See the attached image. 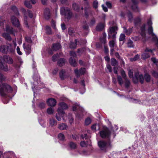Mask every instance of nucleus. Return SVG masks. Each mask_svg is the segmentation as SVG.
Listing matches in <instances>:
<instances>
[{"label": "nucleus", "mask_w": 158, "mask_h": 158, "mask_svg": "<svg viewBox=\"0 0 158 158\" xmlns=\"http://www.w3.org/2000/svg\"><path fill=\"white\" fill-rule=\"evenodd\" d=\"M117 80L119 85H121L123 83V81L121 77L118 76H117Z\"/></svg>", "instance_id": "43"}, {"label": "nucleus", "mask_w": 158, "mask_h": 158, "mask_svg": "<svg viewBox=\"0 0 158 158\" xmlns=\"http://www.w3.org/2000/svg\"><path fill=\"white\" fill-rule=\"evenodd\" d=\"M23 48L26 52V53L29 54L31 53V46L29 44H23Z\"/></svg>", "instance_id": "12"}, {"label": "nucleus", "mask_w": 158, "mask_h": 158, "mask_svg": "<svg viewBox=\"0 0 158 158\" xmlns=\"http://www.w3.org/2000/svg\"><path fill=\"white\" fill-rule=\"evenodd\" d=\"M77 39L75 40V43L71 42L70 44L69 47L71 48H76L77 43Z\"/></svg>", "instance_id": "32"}, {"label": "nucleus", "mask_w": 158, "mask_h": 158, "mask_svg": "<svg viewBox=\"0 0 158 158\" xmlns=\"http://www.w3.org/2000/svg\"><path fill=\"white\" fill-rule=\"evenodd\" d=\"M60 48V45L59 43H56L53 44L52 49L54 51H56L59 50Z\"/></svg>", "instance_id": "22"}, {"label": "nucleus", "mask_w": 158, "mask_h": 158, "mask_svg": "<svg viewBox=\"0 0 158 158\" xmlns=\"http://www.w3.org/2000/svg\"><path fill=\"white\" fill-rule=\"evenodd\" d=\"M6 80V77L0 73V94L3 97L6 96L7 93L12 91V89L9 85L2 83V81H5Z\"/></svg>", "instance_id": "1"}, {"label": "nucleus", "mask_w": 158, "mask_h": 158, "mask_svg": "<svg viewBox=\"0 0 158 158\" xmlns=\"http://www.w3.org/2000/svg\"><path fill=\"white\" fill-rule=\"evenodd\" d=\"M57 111L58 113L56 114V117L58 121H60L61 119V117H63L64 116V112L60 108H58Z\"/></svg>", "instance_id": "9"}, {"label": "nucleus", "mask_w": 158, "mask_h": 158, "mask_svg": "<svg viewBox=\"0 0 158 158\" xmlns=\"http://www.w3.org/2000/svg\"><path fill=\"white\" fill-rule=\"evenodd\" d=\"M59 57V54H56L52 56V60L53 61H55Z\"/></svg>", "instance_id": "50"}, {"label": "nucleus", "mask_w": 158, "mask_h": 158, "mask_svg": "<svg viewBox=\"0 0 158 158\" xmlns=\"http://www.w3.org/2000/svg\"><path fill=\"white\" fill-rule=\"evenodd\" d=\"M118 30V28L116 26L110 27L109 29L108 34V38H111L113 39H115L116 31Z\"/></svg>", "instance_id": "3"}, {"label": "nucleus", "mask_w": 158, "mask_h": 158, "mask_svg": "<svg viewBox=\"0 0 158 158\" xmlns=\"http://www.w3.org/2000/svg\"><path fill=\"white\" fill-rule=\"evenodd\" d=\"M70 54L72 57H73V58H74L76 57V54L74 51H72L70 52Z\"/></svg>", "instance_id": "58"}, {"label": "nucleus", "mask_w": 158, "mask_h": 158, "mask_svg": "<svg viewBox=\"0 0 158 158\" xmlns=\"http://www.w3.org/2000/svg\"><path fill=\"white\" fill-rule=\"evenodd\" d=\"M127 46L129 48L133 47L134 45L133 42L131 40H129L127 43Z\"/></svg>", "instance_id": "45"}, {"label": "nucleus", "mask_w": 158, "mask_h": 158, "mask_svg": "<svg viewBox=\"0 0 158 158\" xmlns=\"http://www.w3.org/2000/svg\"><path fill=\"white\" fill-rule=\"evenodd\" d=\"M152 75L156 78H158V73L155 70H153L151 72Z\"/></svg>", "instance_id": "40"}, {"label": "nucleus", "mask_w": 158, "mask_h": 158, "mask_svg": "<svg viewBox=\"0 0 158 158\" xmlns=\"http://www.w3.org/2000/svg\"><path fill=\"white\" fill-rule=\"evenodd\" d=\"M152 22L151 19H149L147 21V24L149 26H152Z\"/></svg>", "instance_id": "64"}, {"label": "nucleus", "mask_w": 158, "mask_h": 158, "mask_svg": "<svg viewBox=\"0 0 158 158\" xmlns=\"http://www.w3.org/2000/svg\"><path fill=\"white\" fill-rule=\"evenodd\" d=\"M146 24L143 23L142 26L140 27V34L143 38L145 39L146 38Z\"/></svg>", "instance_id": "8"}, {"label": "nucleus", "mask_w": 158, "mask_h": 158, "mask_svg": "<svg viewBox=\"0 0 158 158\" xmlns=\"http://www.w3.org/2000/svg\"><path fill=\"white\" fill-rule=\"evenodd\" d=\"M133 3V5L132 6V9L135 10L137 8V2L136 0H131Z\"/></svg>", "instance_id": "35"}, {"label": "nucleus", "mask_w": 158, "mask_h": 158, "mask_svg": "<svg viewBox=\"0 0 158 158\" xmlns=\"http://www.w3.org/2000/svg\"><path fill=\"white\" fill-rule=\"evenodd\" d=\"M26 41L29 43H31L32 42V40L30 37H27L25 38Z\"/></svg>", "instance_id": "61"}, {"label": "nucleus", "mask_w": 158, "mask_h": 158, "mask_svg": "<svg viewBox=\"0 0 158 158\" xmlns=\"http://www.w3.org/2000/svg\"><path fill=\"white\" fill-rule=\"evenodd\" d=\"M24 23L26 25V26L27 27H28V24L27 22V17L26 15L25 14H24Z\"/></svg>", "instance_id": "48"}, {"label": "nucleus", "mask_w": 158, "mask_h": 158, "mask_svg": "<svg viewBox=\"0 0 158 158\" xmlns=\"http://www.w3.org/2000/svg\"><path fill=\"white\" fill-rule=\"evenodd\" d=\"M50 124L51 126L56 125L57 124V121L54 119L52 118L50 119Z\"/></svg>", "instance_id": "33"}, {"label": "nucleus", "mask_w": 158, "mask_h": 158, "mask_svg": "<svg viewBox=\"0 0 158 158\" xmlns=\"http://www.w3.org/2000/svg\"><path fill=\"white\" fill-rule=\"evenodd\" d=\"M124 32L126 35H130L132 32L131 29L129 28L128 29H127L126 28H124Z\"/></svg>", "instance_id": "39"}, {"label": "nucleus", "mask_w": 158, "mask_h": 158, "mask_svg": "<svg viewBox=\"0 0 158 158\" xmlns=\"http://www.w3.org/2000/svg\"><path fill=\"white\" fill-rule=\"evenodd\" d=\"M105 27V24L102 23H98L96 27V31H102Z\"/></svg>", "instance_id": "14"}, {"label": "nucleus", "mask_w": 158, "mask_h": 158, "mask_svg": "<svg viewBox=\"0 0 158 158\" xmlns=\"http://www.w3.org/2000/svg\"><path fill=\"white\" fill-rule=\"evenodd\" d=\"M11 21L13 25L18 27H19V23L18 19L15 16H13L11 18Z\"/></svg>", "instance_id": "11"}, {"label": "nucleus", "mask_w": 158, "mask_h": 158, "mask_svg": "<svg viewBox=\"0 0 158 158\" xmlns=\"http://www.w3.org/2000/svg\"><path fill=\"white\" fill-rule=\"evenodd\" d=\"M73 111H75L76 110H78V109H80L82 111V109L81 108L80 106L76 104L74 105L73 106Z\"/></svg>", "instance_id": "38"}, {"label": "nucleus", "mask_w": 158, "mask_h": 158, "mask_svg": "<svg viewBox=\"0 0 158 158\" xmlns=\"http://www.w3.org/2000/svg\"><path fill=\"white\" fill-rule=\"evenodd\" d=\"M15 48L10 44L7 45H2L0 46V51L5 54L9 53L14 54L15 52Z\"/></svg>", "instance_id": "2"}, {"label": "nucleus", "mask_w": 158, "mask_h": 158, "mask_svg": "<svg viewBox=\"0 0 158 158\" xmlns=\"http://www.w3.org/2000/svg\"><path fill=\"white\" fill-rule=\"evenodd\" d=\"M66 71L64 70H61L59 73L60 77L61 80H64L66 78L67 76L65 74Z\"/></svg>", "instance_id": "16"}, {"label": "nucleus", "mask_w": 158, "mask_h": 158, "mask_svg": "<svg viewBox=\"0 0 158 158\" xmlns=\"http://www.w3.org/2000/svg\"><path fill=\"white\" fill-rule=\"evenodd\" d=\"M134 23L135 26L137 28H138V19H136L134 20Z\"/></svg>", "instance_id": "62"}, {"label": "nucleus", "mask_w": 158, "mask_h": 158, "mask_svg": "<svg viewBox=\"0 0 158 158\" xmlns=\"http://www.w3.org/2000/svg\"><path fill=\"white\" fill-rule=\"evenodd\" d=\"M85 69L84 68H81L79 70L77 69L74 70V73L77 77L84 74L85 73Z\"/></svg>", "instance_id": "10"}, {"label": "nucleus", "mask_w": 158, "mask_h": 158, "mask_svg": "<svg viewBox=\"0 0 158 158\" xmlns=\"http://www.w3.org/2000/svg\"><path fill=\"white\" fill-rule=\"evenodd\" d=\"M65 60L64 58H61L57 62L58 64L60 66H61L65 64Z\"/></svg>", "instance_id": "28"}, {"label": "nucleus", "mask_w": 158, "mask_h": 158, "mask_svg": "<svg viewBox=\"0 0 158 158\" xmlns=\"http://www.w3.org/2000/svg\"><path fill=\"white\" fill-rule=\"evenodd\" d=\"M58 137L59 140H63L64 139V135L62 133H60L59 134Z\"/></svg>", "instance_id": "49"}, {"label": "nucleus", "mask_w": 158, "mask_h": 158, "mask_svg": "<svg viewBox=\"0 0 158 158\" xmlns=\"http://www.w3.org/2000/svg\"><path fill=\"white\" fill-rule=\"evenodd\" d=\"M129 77L131 78H133V81L134 83H137L138 82V73H136L135 74L134 77H133V72L131 70L129 69L128 73Z\"/></svg>", "instance_id": "7"}, {"label": "nucleus", "mask_w": 158, "mask_h": 158, "mask_svg": "<svg viewBox=\"0 0 158 158\" xmlns=\"http://www.w3.org/2000/svg\"><path fill=\"white\" fill-rule=\"evenodd\" d=\"M144 79L142 75H139V81H140L141 84H142L143 83Z\"/></svg>", "instance_id": "55"}, {"label": "nucleus", "mask_w": 158, "mask_h": 158, "mask_svg": "<svg viewBox=\"0 0 158 158\" xmlns=\"http://www.w3.org/2000/svg\"><path fill=\"white\" fill-rule=\"evenodd\" d=\"M48 104L50 106H55L56 103V100L54 98H50L48 99L47 101Z\"/></svg>", "instance_id": "13"}, {"label": "nucleus", "mask_w": 158, "mask_h": 158, "mask_svg": "<svg viewBox=\"0 0 158 158\" xmlns=\"http://www.w3.org/2000/svg\"><path fill=\"white\" fill-rule=\"evenodd\" d=\"M148 32L149 35H151L152 36H155L153 32V28L152 26H149L148 28Z\"/></svg>", "instance_id": "25"}, {"label": "nucleus", "mask_w": 158, "mask_h": 158, "mask_svg": "<svg viewBox=\"0 0 158 158\" xmlns=\"http://www.w3.org/2000/svg\"><path fill=\"white\" fill-rule=\"evenodd\" d=\"M124 80L125 87L126 88H128L130 85V82L129 80L127 78H125V79H124Z\"/></svg>", "instance_id": "37"}, {"label": "nucleus", "mask_w": 158, "mask_h": 158, "mask_svg": "<svg viewBox=\"0 0 158 158\" xmlns=\"http://www.w3.org/2000/svg\"><path fill=\"white\" fill-rule=\"evenodd\" d=\"M121 75L124 79L127 78L126 74L125 71L123 70H122L121 73Z\"/></svg>", "instance_id": "56"}, {"label": "nucleus", "mask_w": 158, "mask_h": 158, "mask_svg": "<svg viewBox=\"0 0 158 158\" xmlns=\"http://www.w3.org/2000/svg\"><path fill=\"white\" fill-rule=\"evenodd\" d=\"M91 123V120L89 118H87L85 121V124L86 125H88L90 124Z\"/></svg>", "instance_id": "51"}, {"label": "nucleus", "mask_w": 158, "mask_h": 158, "mask_svg": "<svg viewBox=\"0 0 158 158\" xmlns=\"http://www.w3.org/2000/svg\"><path fill=\"white\" fill-rule=\"evenodd\" d=\"M44 17L45 19H48L50 17V12L49 9L45 8L44 10Z\"/></svg>", "instance_id": "15"}, {"label": "nucleus", "mask_w": 158, "mask_h": 158, "mask_svg": "<svg viewBox=\"0 0 158 158\" xmlns=\"http://www.w3.org/2000/svg\"><path fill=\"white\" fill-rule=\"evenodd\" d=\"M8 59V56L6 55L4 56L3 57L0 56V65L3 64L4 61H6Z\"/></svg>", "instance_id": "26"}, {"label": "nucleus", "mask_w": 158, "mask_h": 158, "mask_svg": "<svg viewBox=\"0 0 158 158\" xmlns=\"http://www.w3.org/2000/svg\"><path fill=\"white\" fill-rule=\"evenodd\" d=\"M11 9L15 13V15H19V13L18 11L17 7L15 6H13L11 7Z\"/></svg>", "instance_id": "36"}, {"label": "nucleus", "mask_w": 158, "mask_h": 158, "mask_svg": "<svg viewBox=\"0 0 158 158\" xmlns=\"http://www.w3.org/2000/svg\"><path fill=\"white\" fill-rule=\"evenodd\" d=\"M100 134L102 138H109L110 135V132L109 129L106 127L104 128L100 132Z\"/></svg>", "instance_id": "6"}, {"label": "nucleus", "mask_w": 158, "mask_h": 158, "mask_svg": "<svg viewBox=\"0 0 158 158\" xmlns=\"http://www.w3.org/2000/svg\"><path fill=\"white\" fill-rule=\"evenodd\" d=\"M111 64L112 66H115L118 64V62L115 58L111 59Z\"/></svg>", "instance_id": "30"}, {"label": "nucleus", "mask_w": 158, "mask_h": 158, "mask_svg": "<svg viewBox=\"0 0 158 158\" xmlns=\"http://www.w3.org/2000/svg\"><path fill=\"white\" fill-rule=\"evenodd\" d=\"M27 12L30 18H32L33 17V14L32 12L30 10H27Z\"/></svg>", "instance_id": "63"}, {"label": "nucleus", "mask_w": 158, "mask_h": 158, "mask_svg": "<svg viewBox=\"0 0 158 158\" xmlns=\"http://www.w3.org/2000/svg\"><path fill=\"white\" fill-rule=\"evenodd\" d=\"M2 36L6 40L9 41H10L11 40V38L8 33L4 32L2 34Z\"/></svg>", "instance_id": "23"}, {"label": "nucleus", "mask_w": 158, "mask_h": 158, "mask_svg": "<svg viewBox=\"0 0 158 158\" xmlns=\"http://www.w3.org/2000/svg\"><path fill=\"white\" fill-rule=\"evenodd\" d=\"M69 145L71 149H75L77 148V145L75 143L73 142H70L69 143Z\"/></svg>", "instance_id": "27"}, {"label": "nucleus", "mask_w": 158, "mask_h": 158, "mask_svg": "<svg viewBox=\"0 0 158 158\" xmlns=\"http://www.w3.org/2000/svg\"><path fill=\"white\" fill-rule=\"evenodd\" d=\"M24 4V5L28 8H31L32 7L31 5L30 4V2L27 1H25Z\"/></svg>", "instance_id": "44"}, {"label": "nucleus", "mask_w": 158, "mask_h": 158, "mask_svg": "<svg viewBox=\"0 0 158 158\" xmlns=\"http://www.w3.org/2000/svg\"><path fill=\"white\" fill-rule=\"evenodd\" d=\"M6 62H7L8 63L10 64L13 63V60L12 58L9 57V58L8 57V59H7Z\"/></svg>", "instance_id": "59"}, {"label": "nucleus", "mask_w": 158, "mask_h": 158, "mask_svg": "<svg viewBox=\"0 0 158 158\" xmlns=\"http://www.w3.org/2000/svg\"><path fill=\"white\" fill-rule=\"evenodd\" d=\"M46 33L48 34H50L51 33V30L50 27L48 26H47L46 27Z\"/></svg>", "instance_id": "46"}, {"label": "nucleus", "mask_w": 158, "mask_h": 158, "mask_svg": "<svg viewBox=\"0 0 158 158\" xmlns=\"http://www.w3.org/2000/svg\"><path fill=\"white\" fill-rule=\"evenodd\" d=\"M142 57L143 60H145L150 57V54L149 53L145 52L142 55Z\"/></svg>", "instance_id": "29"}, {"label": "nucleus", "mask_w": 158, "mask_h": 158, "mask_svg": "<svg viewBox=\"0 0 158 158\" xmlns=\"http://www.w3.org/2000/svg\"><path fill=\"white\" fill-rule=\"evenodd\" d=\"M72 7L74 10L77 11H79L80 8L79 6L76 3H73L72 5Z\"/></svg>", "instance_id": "31"}, {"label": "nucleus", "mask_w": 158, "mask_h": 158, "mask_svg": "<svg viewBox=\"0 0 158 158\" xmlns=\"http://www.w3.org/2000/svg\"><path fill=\"white\" fill-rule=\"evenodd\" d=\"M84 4L85 6H86V7H85L84 9L85 15L86 16H88V9L89 8L88 2L87 1L85 2Z\"/></svg>", "instance_id": "19"}, {"label": "nucleus", "mask_w": 158, "mask_h": 158, "mask_svg": "<svg viewBox=\"0 0 158 158\" xmlns=\"http://www.w3.org/2000/svg\"><path fill=\"white\" fill-rule=\"evenodd\" d=\"M0 68L5 71H7L8 70L7 66L4 65L3 64L2 65H0Z\"/></svg>", "instance_id": "42"}, {"label": "nucleus", "mask_w": 158, "mask_h": 158, "mask_svg": "<svg viewBox=\"0 0 158 158\" xmlns=\"http://www.w3.org/2000/svg\"><path fill=\"white\" fill-rule=\"evenodd\" d=\"M98 145L101 150L105 151L108 148H110L111 146L109 142H106L104 141H100L98 142Z\"/></svg>", "instance_id": "5"}, {"label": "nucleus", "mask_w": 158, "mask_h": 158, "mask_svg": "<svg viewBox=\"0 0 158 158\" xmlns=\"http://www.w3.org/2000/svg\"><path fill=\"white\" fill-rule=\"evenodd\" d=\"M6 31L7 32L10 34H13L14 30L13 28L12 27H10L8 25H7L6 26Z\"/></svg>", "instance_id": "21"}, {"label": "nucleus", "mask_w": 158, "mask_h": 158, "mask_svg": "<svg viewBox=\"0 0 158 158\" xmlns=\"http://www.w3.org/2000/svg\"><path fill=\"white\" fill-rule=\"evenodd\" d=\"M47 112L48 114H51L53 113V110L51 107H49L47 109Z\"/></svg>", "instance_id": "53"}, {"label": "nucleus", "mask_w": 158, "mask_h": 158, "mask_svg": "<svg viewBox=\"0 0 158 158\" xmlns=\"http://www.w3.org/2000/svg\"><path fill=\"white\" fill-rule=\"evenodd\" d=\"M60 13L66 16L68 19H70L72 15V13L69 9L67 7H62L60 9Z\"/></svg>", "instance_id": "4"}, {"label": "nucleus", "mask_w": 158, "mask_h": 158, "mask_svg": "<svg viewBox=\"0 0 158 158\" xmlns=\"http://www.w3.org/2000/svg\"><path fill=\"white\" fill-rule=\"evenodd\" d=\"M115 39H113L112 40L110 41L109 42V45L111 48H113L114 46Z\"/></svg>", "instance_id": "41"}, {"label": "nucleus", "mask_w": 158, "mask_h": 158, "mask_svg": "<svg viewBox=\"0 0 158 158\" xmlns=\"http://www.w3.org/2000/svg\"><path fill=\"white\" fill-rule=\"evenodd\" d=\"M106 34L103 32L102 33V37H101L100 40L101 42L104 44H105L106 42Z\"/></svg>", "instance_id": "24"}, {"label": "nucleus", "mask_w": 158, "mask_h": 158, "mask_svg": "<svg viewBox=\"0 0 158 158\" xmlns=\"http://www.w3.org/2000/svg\"><path fill=\"white\" fill-rule=\"evenodd\" d=\"M125 39V36L124 34H122L120 35V37L119 39V41H122L124 40Z\"/></svg>", "instance_id": "47"}, {"label": "nucleus", "mask_w": 158, "mask_h": 158, "mask_svg": "<svg viewBox=\"0 0 158 158\" xmlns=\"http://www.w3.org/2000/svg\"><path fill=\"white\" fill-rule=\"evenodd\" d=\"M45 104L44 102H40L39 105V106L41 109H43L45 108Z\"/></svg>", "instance_id": "57"}, {"label": "nucleus", "mask_w": 158, "mask_h": 158, "mask_svg": "<svg viewBox=\"0 0 158 158\" xmlns=\"http://www.w3.org/2000/svg\"><path fill=\"white\" fill-rule=\"evenodd\" d=\"M69 62L70 64L73 66L75 67L77 66V63L76 60L72 57L69 59Z\"/></svg>", "instance_id": "17"}, {"label": "nucleus", "mask_w": 158, "mask_h": 158, "mask_svg": "<svg viewBox=\"0 0 158 158\" xmlns=\"http://www.w3.org/2000/svg\"><path fill=\"white\" fill-rule=\"evenodd\" d=\"M67 127V125L65 124L62 123L59 125L58 128L61 130H64Z\"/></svg>", "instance_id": "34"}, {"label": "nucleus", "mask_w": 158, "mask_h": 158, "mask_svg": "<svg viewBox=\"0 0 158 158\" xmlns=\"http://www.w3.org/2000/svg\"><path fill=\"white\" fill-rule=\"evenodd\" d=\"M98 1L96 0H95L94 1L93 3V6L94 8L97 9L98 7Z\"/></svg>", "instance_id": "54"}, {"label": "nucleus", "mask_w": 158, "mask_h": 158, "mask_svg": "<svg viewBox=\"0 0 158 158\" xmlns=\"http://www.w3.org/2000/svg\"><path fill=\"white\" fill-rule=\"evenodd\" d=\"M138 59V54L136 55L134 58H130V60L131 61H134L137 60Z\"/></svg>", "instance_id": "52"}, {"label": "nucleus", "mask_w": 158, "mask_h": 158, "mask_svg": "<svg viewBox=\"0 0 158 158\" xmlns=\"http://www.w3.org/2000/svg\"><path fill=\"white\" fill-rule=\"evenodd\" d=\"M59 107L58 108H60V109L64 111V110L68 108V107L67 105L64 102H62L59 104Z\"/></svg>", "instance_id": "18"}, {"label": "nucleus", "mask_w": 158, "mask_h": 158, "mask_svg": "<svg viewBox=\"0 0 158 158\" xmlns=\"http://www.w3.org/2000/svg\"><path fill=\"white\" fill-rule=\"evenodd\" d=\"M80 145L81 147H84L87 146V144L84 141H81L80 143Z\"/></svg>", "instance_id": "60"}, {"label": "nucleus", "mask_w": 158, "mask_h": 158, "mask_svg": "<svg viewBox=\"0 0 158 158\" xmlns=\"http://www.w3.org/2000/svg\"><path fill=\"white\" fill-rule=\"evenodd\" d=\"M143 77L146 82H149L150 81L151 77L149 74L148 73H145Z\"/></svg>", "instance_id": "20"}]
</instances>
